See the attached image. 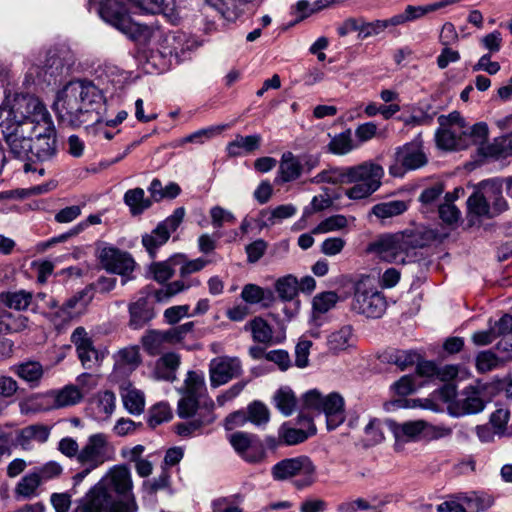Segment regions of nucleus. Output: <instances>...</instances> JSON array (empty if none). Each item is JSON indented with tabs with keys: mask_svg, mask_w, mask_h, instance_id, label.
Instances as JSON below:
<instances>
[{
	"mask_svg": "<svg viewBox=\"0 0 512 512\" xmlns=\"http://www.w3.org/2000/svg\"><path fill=\"white\" fill-rule=\"evenodd\" d=\"M302 173V165L292 152L282 154L278 169V176L275 181L287 183L298 179Z\"/></svg>",
	"mask_w": 512,
	"mask_h": 512,
	"instance_id": "nucleus-30",
	"label": "nucleus"
},
{
	"mask_svg": "<svg viewBox=\"0 0 512 512\" xmlns=\"http://www.w3.org/2000/svg\"><path fill=\"white\" fill-rule=\"evenodd\" d=\"M328 151L335 155H346L350 153L355 145L353 144L351 130L348 129L335 135L329 142Z\"/></svg>",
	"mask_w": 512,
	"mask_h": 512,
	"instance_id": "nucleus-53",
	"label": "nucleus"
},
{
	"mask_svg": "<svg viewBox=\"0 0 512 512\" xmlns=\"http://www.w3.org/2000/svg\"><path fill=\"white\" fill-rule=\"evenodd\" d=\"M93 297V288L91 286H87L67 299L61 309L69 317H71L72 311L74 309H77L78 312H81L92 301Z\"/></svg>",
	"mask_w": 512,
	"mask_h": 512,
	"instance_id": "nucleus-49",
	"label": "nucleus"
},
{
	"mask_svg": "<svg viewBox=\"0 0 512 512\" xmlns=\"http://www.w3.org/2000/svg\"><path fill=\"white\" fill-rule=\"evenodd\" d=\"M388 426L397 441H410L424 431L425 422L410 421L398 424L394 421H389Z\"/></svg>",
	"mask_w": 512,
	"mask_h": 512,
	"instance_id": "nucleus-38",
	"label": "nucleus"
},
{
	"mask_svg": "<svg viewBox=\"0 0 512 512\" xmlns=\"http://www.w3.org/2000/svg\"><path fill=\"white\" fill-rule=\"evenodd\" d=\"M455 406L461 415L481 412L485 407L482 390L474 386L466 387L461 398L456 400Z\"/></svg>",
	"mask_w": 512,
	"mask_h": 512,
	"instance_id": "nucleus-25",
	"label": "nucleus"
},
{
	"mask_svg": "<svg viewBox=\"0 0 512 512\" xmlns=\"http://www.w3.org/2000/svg\"><path fill=\"white\" fill-rule=\"evenodd\" d=\"M353 327L344 325L339 330L332 332L327 338L328 349L338 353L350 347L353 342Z\"/></svg>",
	"mask_w": 512,
	"mask_h": 512,
	"instance_id": "nucleus-45",
	"label": "nucleus"
},
{
	"mask_svg": "<svg viewBox=\"0 0 512 512\" xmlns=\"http://www.w3.org/2000/svg\"><path fill=\"white\" fill-rule=\"evenodd\" d=\"M486 198L493 217L508 209V203L503 196L502 182L498 179H489L479 183Z\"/></svg>",
	"mask_w": 512,
	"mask_h": 512,
	"instance_id": "nucleus-22",
	"label": "nucleus"
},
{
	"mask_svg": "<svg viewBox=\"0 0 512 512\" xmlns=\"http://www.w3.org/2000/svg\"><path fill=\"white\" fill-rule=\"evenodd\" d=\"M214 407V401L211 398H206L201 405V409L196 411V415L190 417L191 420L175 425V432L182 437H190L200 432L203 427L214 422Z\"/></svg>",
	"mask_w": 512,
	"mask_h": 512,
	"instance_id": "nucleus-18",
	"label": "nucleus"
},
{
	"mask_svg": "<svg viewBox=\"0 0 512 512\" xmlns=\"http://www.w3.org/2000/svg\"><path fill=\"white\" fill-rule=\"evenodd\" d=\"M42 482L35 471L24 475L16 484L14 494L16 499H32L38 495V488Z\"/></svg>",
	"mask_w": 512,
	"mask_h": 512,
	"instance_id": "nucleus-44",
	"label": "nucleus"
},
{
	"mask_svg": "<svg viewBox=\"0 0 512 512\" xmlns=\"http://www.w3.org/2000/svg\"><path fill=\"white\" fill-rule=\"evenodd\" d=\"M229 442L248 463H259L265 457L264 447L254 434L238 431L230 435Z\"/></svg>",
	"mask_w": 512,
	"mask_h": 512,
	"instance_id": "nucleus-14",
	"label": "nucleus"
},
{
	"mask_svg": "<svg viewBox=\"0 0 512 512\" xmlns=\"http://www.w3.org/2000/svg\"><path fill=\"white\" fill-rule=\"evenodd\" d=\"M489 326L494 333L496 339L502 337L512 336V315L505 313L497 321L492 324V320H489Z\"/></svg>",
	"mask_w": 512,
	"mask_h": 512,
	"instance_id": "nucleus-64",
	"label": "nucleus"
},
{
	"mask_svg": "<svg viewBox=\"0 0 512 512\" xmlns=\"http://www.w3.org/2000/svg\"><path fill=\"white\" fill-rule=\"evenodd\" d=\"M184 38V33L182 32H174L168 33L166 35H162L159 31V36L157 38H153V40H157L159 42L157 49L152 51V58L159 56L165 61L171 62L173 58V45L179 44Z\"/></svg>",
	"mask_w": 512,
	"mask_h": 512,
	"instance_id": "nucleus-40",
	"label": "nucleus"
},
{
	"mask_svg": "<svg viewBox=\"0 0 512 512\" xmlns=\"http://www.w3.org/2000/svg\"><path fill=\"white\" fill-rule=\"evenodd\" d=\"M241 297L249 304H257L266 299H271L273 293L255 284H246L242 289Z\"/></svg>",
	"mask_w": 512,
	"mask_h": 512,
	"instance_id": "nucleus-60",
	"label": "nucleus"
},
{
	"mask_svg": "<svg viewBox=\"0 0 512 512\" xmlns=\"http://www.w3.org/2000/svg\"><path fill=\"white\" fill-rule=\"evenodd\" d=\"M130 469L112 467L83 497L72 512H138Z\"/></svg>",
	"mask_w": 512,
	"mask_h": 512,
	"instance_id": "nucleus-1",
	"label": "nucleus"
},
{
	"mask_svg": "<svg viewBox=\"0 0 512 512\" xmlns=\"http://www.w3.org/2000/svg\"><path fill=\"white\" fill-rule=\"evenodd\" d=\"M347 218L344 215L336 214L332 215L323 221H321L313 230V234L328 233L337 231L347 226Z\"/></svg>",
	"mask_w": 512,
	"mask_h": 512,
	"instance_id": "nucleus-61",
	"label": "nucleus"
},
{
	"mask_svg": "<svg viewBox=\"0 0 512 512\" xmlns=\"http://www.w3.org/2000/svg\"><path fill=\"white\" fill-rule=\"evenodd\" d=\"M109 22L140 45H147L153 38L159 36L158 30L155 31L147 25L136 23L128 15L119 12L112 14Z\"/></svg>",
	"mask_w": 512,
	"mask_h": 512,
	"instance_id": "nucleus-13",
	"label": "nucleus"
},
{
	"mask_svg": "<svg viewBox=\"0 0 512 512\" xmlns=\"http://www.w3.org/2000/svg\"><path fill=\"white\" fill-rule=\"evenodd\" d=\"M120 395L124 408L132 415H140L145 409V396L132 384L121 385Z\"/></svg>",
	"mask_w": 512,
	"mask_h": 512,
	"instance_id": "nucleus-29",
	"label": "nucleus"
},
{
	"mask_svg": "<svg viewBox=\"0 0 512 512\" xmlns=\"http://www.w3.org/2000/svg\"><path fill=\"white\" fill-rule=\"evenodd\" d=\"M261 140L262 138L259 134L248 136L237 135L233 141L228 143L226 147L227 154L231 157L250 154L259 149Z\"/></svg>",
	"mask_w": 512,
	"mask_h": 512,
	"instance_id": "nucleus-33",
	"label": "nucleus"
},
{
	"mask_svg": "<svg viewBox=\"0 0 512 512\" xmlns=\"http://www.w3.org/2000/svg\"><path fill=\"white\" fill-rule=\"evenodd\" d=\"M102 267L114 274L121 275L122 284L125 285L130 279L129 275L134 271L135 261L128 252L121 251L114 247H105L99 256Z\"/></svg>",
	"mask_w": 512,
	"mask_h": 512,
	"instance_id": "nucleus-10",
	"label": "nucleus"
},
{
	"mask_svg": "<svg viewBox=\"0 0 512 512\" xmlns=\"http://www.w3.org/2000/svg\"><path fill=\"white\" fill-rule=\"evenodd\" d=\"M321 413L325 414L328 430H334L345 420L344 399L336 392L325 396Z\"/></svg>",
	"mask_w": 512,
	"mask_h": 512,
	"instance_id": "nucleus-21",
	"label": "nucleus"
},
{
	"mask_svg": "<svg viewBox=\"0 0 512 512\" xmlns=\"http://www.w3.org/2000/svg\"><path fill=\"white\" fill-rule=\"evenodd\" d=\"M123 201L129 207L133 216L141 215L152 206V200L145 197L144 190L139 187L127 190Z\"/></svg>",
	"mask_w": 512,
	"mask_h": 512,
	"instance_id": "nucleus-41",
	"label": "nucleus"
},
{
	"mask_svg": "<svg viewBox=\"0 0 512 512\" xmlns=\"http://www.w3.org/2000/svg\"><path fill=\"white\" fill-rule=\"evenodd\" d=\"M46 111V107L37 97L30 94H17L10 110L7 111V117L17 122L32 121L46 117Z\"/></svg>",
	"mask_w": 512,
	"mask_h": 512,
	"instance_id": "nucleus-9",
	"label": "nucleus"
},
{
	"mask_svg": "<svg viewBox=\"0 0 512 512\" xmlns=\"http://www.w3.org/2000/svg\"><path fill=\"white\" fill-rule=\"evenodd\" d=\"M172 411L167 403L160 402L155 404L149 411L147 423L151 428L168 422L172 419Z\"/></svg>",
	"mask_w": 512,
	"mask_h": 512,
	"instance_id": "nucleus-59",
	"label": "nucleus"
},
{
	"mask_svg": "<svg viewBox=\"0 0 512 512\" xmlns=\"http://www.w3.org/2000/svg\"><path fill=\"white\" fill-rule=\"evenodd\" d=\"M180 365V356L176 353H166L157 361L155 373L159 379L173 381L174 372Z\"/></svg>",
	"mask_w": 512,
	"mask_h": 512,
	"instance_id": "nucleus-47",
	"label": "nucleus"
},
{
	"mask_svg": "<svg viewBox=\"0 0 512 512\" xmlns=\"http://www.w3.org/2000/svg\"><path fill=\"white\" fill-rule=\"evenodd\" d=\"M248 420L257 427H264L270 421V410L266 404L254 400L247 406Z\"/></svg>",
	"mask_w": 512,
	"mask_h": 512,
	"instance_id": "nucleus-52",
	"label": "nucleus"
},
{
	"mask_svg": "<svg viewBox=\"0 0 512 512\" xmlns=\"http://www.w3.org/2000/svg\"><path fill=\"white\" fill-rule=\"evenodd\" d=\"M467 210L469 217L473 218H493L490 204H488L480 185L467 199Z\"/></svg>",
	"mask_w": 512,
	"mask_h": 512,
	"instance_id": "nucleus-39",
	"label": "nucleus"
},
{
	"mask_svg": "<svg viewBox=\"0 0 512 512\" xmlns=\"http://www.w3.org/2000/svg\"><path fill=\"white\" fill-rule=\"evenodd\" d=\"M10 371L26 382L30 388L38 387L44 375L42 364L31 360L12 365Z\"/></svg>",
	"mask_w": 512,
	"mask_h": 512,
	"instance_id": "nucleus-26",
	"label": "nucleus"
},
{
	"mask_svg": "<svg viewBox=\"0 0 512 512\" xmlns=\"http://www.w3.org/2000/svg\"><path fill=\"white\" fill-rule=\"evenodd\" d=\"M101 96L91 83L83 81L69 82L57 95L54 109L59 121L67 126H89L90 122L99 121L96 105Z\"/></svg>",
	"mask_w": 512,
	"mask_h": 512,
	"instance_id": "nucleus-2",
	"label": "nucleus"
},
{
	"mask_svg": "<svg viewBox=\"0 0 512 512\" xmlns=\"http://www.w3.org/2000/svg\"><path fill=\"white\" fill-rule=\"evenodd\" d=\"M33 295L26 290L0 293V304L18 311L26 310L32 302Z\"/></svg>",
	"mask_w": 512,
	"mask_h": 512,
	"instance_id": "nucleus-46",
	"label": "nucleus"
},
{
	"mask_svg": "<svg viewBox=\"0 0 512 512\" xmlns=\"http://www.w3.org/2000/svg\"><path fill=\"white\" fill-rule=\"evenodd\" d=\"M435 239V233L425 228L407 229L385 235L369 245V251L387 262L407 264L416 259V249L428 246Z\"/></svg>",
	"mask_w": 512,
	"mask_h": 512,
	"instance_id": "nucleus-3",
	"label": "nucleus"
},
{
	"mask_svg": "<svg viewBox=\"0 0 512 512\" xmlns=\"http://www.w3.org/2000/svg\"><path fill=\"white\" fill-rule=\"evenodd\" d=\"M242 373V364L238 357L218 356L209 363V379L213 388L228 383Z\"/></svg>",
	"mask_w": 512,
	"mask_h": 512,
	"instance_id": "nucleus-11",
	"label": "nucleus"
},
{
	"mask_svg": "<svg viewBox=\"0 0 512 512\" xmlns=\"http://www.w3.org/2000/svg\"><path fill=\"white\" fill-rule=\"evenodd\" d=\"M381 358L384 362L394 364L401 370H405L418 362L419 354L412 350L389 349L382 354Z\"/></svg>",
	"mask_w": 512,
	"mask_h": 512,
	"instance_id": "nucleus-43",
	"label": "nucleus"
},
{
	"mask_svg": "<svg viewBox=\"0 0 512 512\" xmlns=\"http://www.w3.org/2000/svg\"><path fill=\"white\" fill-rule=\"evenodd\" d=\"M141 342L144 350L151 356L160 355L167 348V344H173L168 330H149Z\"/></svg>",
	"mask_w": 512,
	"mask_h": 512,
	"instance_id": "nucleus-31",
	"label": "nucleus"
},
{
	"mask_svg": "<svg viewBox=\"0 0 512 512\" xmlns=\"http://www.w3.org/2000/svg\"><path fill=\"white\" fill-rule=\"evenodd\" d=\"M445 186L442 182H436L424 188L419 195V202L421 204V212L430 213L434 212L439 207L441 197L444 193Z\"/></svg>",
	"mask_w": 512,
	"mask_h": 512,
	"instance_id": "nucleus-34",
	"label": "nucleus"
},
{
	"mask_svg": "<svg viewBox=\"0 0 512 512\" xmlns=\"http://www.w3.org/2000/svg\"><path fill=\"white\" fill-rule=\"evenodd\" d=\"M475 362L476 369L480 373L492 371L501 364L498 356L491 350L479 352L476 356Z\"/></svg>",
	"mask_w": 512,
	"mask_h": 512,
	"instance_id": "nucleus-62",
	"label": "nucleus"
},
{
	"mask_svg": "<svg viewBox=\"0 0 512 512\" xmlns=\"http://www.w3.org/2000/svg\"><path fill=\"white\" fill-rule=\"evenodd\" d=\"M95 409L98 415L109 417L116 407V396L110 390L100 391L94 398Z\"/></svg>",
	"mask_w": 512,
	"mask_h": 512,
	"instance_id": "nucleus-55",
	"label": "nucleus"
},
{
	"mask_svg": "<svg viewBox=\"0 0 512 512\" xmlns=\"http://www.w3.org/2000/svg\"><path fill=\"white\" fill-rule=\"evenodd\" d=\"M307 430L290 427L288 423L281 425L278 431L279 439L286 445H296L306 441L310 436L315 435L316 428L311 420H308Z\"/></svg>",
	"mask_w": 512,
	"mask_h": 512,
	"instance_id": "nucleus-35",
	"label": "nucleus"
},
{
	"mask_svg": "<svg viewBox=\"0 0 512 512\" xmlns=\"http://www.w3.org/2000/svg\"><path fill=\"white\" fill-rule=\"evenodd\" d=\"M315 471V466L308 457L284 459L272 468V475L276 480H284L295 475L310 474Z\"/></svg>",
	"mask_w": 512,
	"mask_h": 512,
	"instance_id": "nucleus-19",
	"label": "nucleus"
},
{
	"mask_svg": "<svg viewBox=\"0 0 512 512\" xmlns=\"http://www.w3.org/2000/svg\"><path fill=\"white\" fill-rule=\"evenodd\" d=\"M57 153V140L56 137H44L33 139L32 153L34 161L44 162L51 160Z\"/></svg>",
	"mask_w": 512,
	"mask_h": 512,
	"instance_id": "nucleus-42",
	"label": "nucleus"
},
{
	"mask_svg": "<svg viewBox=\"0 0 512 512\" xmlns=\"http://www.w3.org/2000/svg\"><path fill=\"white\" fill-rule=\"evenodd\" d=\"M298 286L297 278L291 274L280 277L275 282V290L283 301H291L298 294Z\"/></svg>",
	"mask_w": 512,
	"mask_h": 512,
	"instance_id": "nucleus-54",
	"label": "nucleus"
},
{
	"mask_svg": "<svg viewBox=\"0 0 512 512\" xmlns=\"http://www.w3.org/2000/svg\"><path fill=\"white\" fill-rule=\"evenodd\" d=\"M153 288L148 285L140 291V296L128 306L129 326L132 329L143 328L155 317V310L149 301V296H153Z\"/></svg>",
	"mask_w": 512,
	"mask_h": 512,
	"instance_id": "nucleus-16",
	"label": "nucleus"
},
{
	"mask_svg": "<svg viewBox=\"0 0 512 512\" xmlns=\"http://www.w3.org/2000/svg\"><path fill=\"white\" fill-rule=\"evenodd\" d=\"M28 319L22 315H14L5 308L0 307V336L15 333L27 327ZM14 343L8 338L0 337V361L10 358L13 354Z\"/></svg>",
	"mask_w": 512,
	"mask_h": 512,
	"instance_id": "nucleus-15",
	"label": "nucleus"
},
{
	"mask_svg": "<svg viewBox=\"0 0 512 512\" xmlns=\"http://www.w3.org/2000/svg\"><path fill=\"white\" fill-rule=\"evenodd\" d=\"M25 122L34 126L33 139L46 138L48 136L56 137V130L48 111H46V117H43V119H35Z\"/></svg>",
	"mask_w": 512,
	"mask_h": 512,
	"instance_id": "nucleus-58",
	"label": "nucleus"
},
{
	"mask_svg": "<svg viewBox=\"0 0 512 512\" xmlns=\"http://www.w3.org/2000/svg\"><path fill=\"white\" fill-rule=\"evenodd\" d=\"M33 129L34 126H31L30 123L11 121L10 117H6L0 123V133L9 153L14 158L25 161V172L32 170L30 161L33 160V156H31Z\"/></svg>",
	"mask_w": 512,
	"mask_h": 512,
	"instance_id": "nucleus-4",
	"label": "nucleus"
},
{
	"mask_svg": "<svg viewBox=\"0 0 512 512\" xmlns=\"http://www.w3.org/2000/svg\"><path fill=\"white\" fill-rule=\"evenodd\" d=\"M184 216L185 208H176L173 214L160 222L151 233L159 236V242H167L171 233L175 232L182 223Z\"/></svg>",
	"mask_w": 512,
	"mask_h": 512,
	"instance_id": "nucleus-37",
	"label": "nucleus"
},
{
	"mask_svg": "<svg viewBox=\"0 0 512 512\" xmlns=\"http://www.w3.org/2000/svg\"><path fill=\"white\" fill-rule=\"evenodd\" d=\"M71 342L75 345L78 357L85 369L99 365L102 355L94 347L93 340L88 336L84 327H77L71 334Z\"/></svg>",
	"mask_w": 512,
	"mask_h": 512,
	"instance_id": "nucleus-17",
	"label": "nucleus"
},
{
	"mask_svg": "<svg viewBox=\"0 0 512 512\" xmlns=\"http://www.w3.org/2000/svg\"><path fill=\"white\" fill-rule=\"evenodd\" d=\"M83 399V392L76 385H66L55 392L54 405L57 408L74 406Z\"/></svg>",
	"mask_w": 512,
	"mask_h": 512,
	"instance_id": "nucleus-50",
	"label": "nucleus"
},
{
	"mask_svg": "<svg viewBox=\"0 0 512 512\" xmlns=\"http://www.w3.org/2000/svg\"><path fill=\"white\" fill-rule=\"evenodd\" d=\"M427 163V158L421 145L417 142H411L398 147L395 153V164L389 167V172L393 176H400L404 170H415L421 168Z\"/></svg>",
	"mask_w": 512,
	"mask_h": 512,
	"instance_id": "nucleus-12",
	"label": "nucleus"
},
{
	"mask_svg": "<svg viewBox=\"0 0 512 512\" xmlns=\"http://www.w3.org/2000/svg\"><path fill=\"white\" fill-rule=\"evenodd\" d=\"M182 253H176L164 261L152 262L147 268V276L159 284H167L175 274V267L179 266Z\"/></svg>",
	"mask_w": 512,
	"mask_h": 512,
	"instance_id": "nucleus-23",
	"label": "nucleus"
},
{
	"mask_svg": "<svg viewBox=\"0 0 512 512\" xmlns=\"http://www.w3.org/2000/svg\"><path fill=\"white\" fill-rule=\"evenodd\" d=\"M201 281L198 278H181L168 282L164 287L153 289V298L157 303H167L176 295L189 290L192 287H198Z\"/></svg>",
	"mask_w": 512,
	"mask_h": 512,
	"instance_id": "nucleus-24",
	"label": "nucleus"
},
{
	"mask_svg": "<svg viewBox=\"0 0 512 512\" xmlns=\"http://www.w3.org/2000/svg\"><path fill=\"white\" fill-rule=\"evenodd\" d=\"M141 490L144 497L154 498L159 491H165L168 495L172 496L175 491L172 487L171 474L168 469L162 468L161 473L152 478L143 481Z\"/></svg>",
	"mask_w": 512,
	"mask_h": 512,
	"instance_id": "nucleus-28",
	"label": "nucleus"
},
{
	"mask_svg": "<svg viewBox=\"0 0 512 512\" xmlns=\"http://www.w3.org/2000/svg\"><path fill=\"white\" fill-rule=\"evenodd\" d=\"M351 170L352 166L335 167L323 171L320 177L323 182L333 185L351 184Z\"/></svg>",
	"mask_w": 512,
	"mask_h": 512,
	"instance_id": "nucleus-56",
	"label": "nucleus"
},
{
	"mask_svg": "<svg viewBox=\"0 0 512 512\" xmlns=\"http://www.w3.org/2000/svg\"><path fill=\"white\" fill-rule=\"evenodd\" d=\"M462 139L466 143L465 149L471 145L478 146V151L484 156L495 155V145H488L489 129L486 123L479 122L472 127L462 130Z\"/></svg>",
	"mask_w": 512,
	"mask_h": 512,
	"instance_id": "nucleus-20",
	"label": "nucleus"
},
{
	"mask_svg": "<svg viewBox=\"0 0 512 512\" xmlns=\"http://www.w3.org/2000/svg\"><path fill=\"white\" fill-rule=\"evenodd\" d=\"M387 307L384 295L374 286L370 277H363L355 283L351 309L367 318H380Z\"/></svg>",
	"mask_w": 512,
	"mask_h": 512,
	"instance_id": "nucleus-6",
	"label": "nucleus"
},
{
	"mask_svg": "<svg viewBox=\"0 0 512 512\" xmlns=\"http://www.w3.org/2000/svg\"><path fill=\"white\" fill-rule=\"evenodd\" d=\"M140 12L158 14L170 8L172 0H128Z\"/></svg>",
	"mask_w": 512,
	"mask_h": 512,
	"instance_id": "nucleus-57",
	"label": "nucleus"
},
{
	"mask_svg": "<svg viewBox=\"0 0 512 512\" xmlns=\"http://www.w3.org/2000/svg\"><path fill=\"white\" fill-rule=\"evenodd\" d=\"M113 449L104 433L92 434L86 444L80 449L78 462L88 465L89 468H98L106 461L112 459Z\"/></svg>",
	"mask_w": 512,
	"mask_h": 512,
	"instance_id": "nucleus-8",
	"label": "nucleus"
},
{
	"mask_svg": "<svg viewBox=\"0 0 512 512\" xmlns=\"http://www.w3.org/2000/svg\"><path fill=\"white\" fill-rule=\"evenodd\" d=\"M412 113L408 116H401L399 119L405 126H428L431 125L436 112L430 103H419L417 106L412 107Z\"/></svg>",
	"mask_w": 512,
	"mask_h": 512,
	"instance_id": "nucleus-32",
	"label": "nucleus"
},
{
	"mask_svg": "<svg viewBox=\"0 0 512 512\" xmlns=\"http://www.w3.org/2000/svg\"><path fill=\"white\" fill-rule=\"evenodd\" d=\"M209 264V261L204 258H196L189 260L184 254V257L180 260L179 276L181 278H190L189 275L199 272Z\"/></svg>",
	"mask_w": 512,
	"mask_h": 512,
	"instance_id": "nucleus-63",
	"label": "nucleus"
},
{
	"mask_svg": "<svg viewBox=\"0 0 512 512\" xmlns=\"http://www.w3.org/2000/svg\"><path fill=\"white\" fill-rule=\"evenodd\" d=\"M273 403L284 416H290L295 411L297 399L289 387H281L274 393Z\"/></svg>",
	"mask_w": 512,
	"mask_h": 512,
	"instance_id": "nucleus-48",
	"label": "nucleus"
},
{
	"mask_svg": "<svg viewBox=\"0 0 512 512\" xmlns=\"http://www.w3.org/2000/svg\"><path fill=\"white\" fill-rule=\"evenodd\" d=\"M183 396L177 404V414L182 419L196 415L206 398L205 380L195 371H189L181 389Z\"/></svg>",
	"mask_w": 512,
	"mask_h": 512,
	"instance_id": "nucleus-7",
	"label": "nucleus"
},
{
	"mask_svg": "<svg viewBox=\"0 0 512 512\" xmlns=\"http://www.w3.org/2000/svg\"><path fill=\"white\" fill-rule=\"evenodd\" d=\"M246 331H250L254 342L264 345L274 343V332L268 322L262 317H255L244 326Z\"/></svg>",
	"mask_w": 512,
	"mask_h": 512,
	"instance_id": "nucleus-36",
	"label": "nucleus"
},
{
	"mask_svg": "<svg viewBox=\"0 0 512 512\" xmlns=\"http://www.w3.org/2000/svg\"><path fill=\"white\" fill-rule=\"evenodd\" d=\"M383 176V167L372 161L354 165L351 170L353 186L345 191V195L351 200L368 198L380 188Z\"/></svg>",
	"mask_w": 512,
	"mask_h": 512,
	"instance_id": "nucleus-5",
	"label": "nucleus"
},
{
	"mask_svg": "<svg viewBox=\"0 0 512 512\" xmlns=\"http://www.w3.org/2000/svg\"><path fill=\"white\" fill-rule=\"evenodd\" d=\"M407 203L403 200H392L382 202L372 207V213L381 219L391 218L404 213L407 210Z\"/></svg>",
	"mask_w": 512,
	"mask_h": 512,
	"instance_id": "nucleus-51",
	"label": "nucleus"
},
{
	"mask_svg": "<svg viewBox=\"0 0 512 512\" xmlns=\"http://www.w3.org/2000/svg\"><path fill=\"white\" fill-rule=\"evenodd\" d=\"M462 130L458 128L441 127L435 133L436 144L440 149L456 151L465 149L466 143L462 139Z\"/></svg>",
	"mask_w": 512,
	"mask_h": 512,
	"instance_id": "nucleus-27",
	"label": "nucleus"
}]
</instances>
